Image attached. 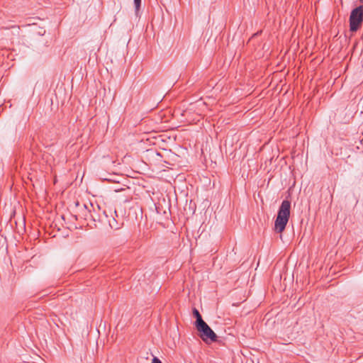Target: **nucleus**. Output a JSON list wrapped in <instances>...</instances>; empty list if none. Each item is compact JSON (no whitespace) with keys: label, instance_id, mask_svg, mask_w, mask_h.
Masks as SVG:
<instances>
[{"label":"nucleus","instance_id":"nucleus-1","mask_svg":"<svg viewBox=\"0 0 363 363\" xmlns=\"http://www.w3.org/2000/svg\"><path fill=\"white\" fill-rule=\"evenodd\" d=\"M291 202L284 200L278 210L277 218L274 222V230L277 233H282L289 222L290 217Z\"/></svg>","mask_w":363,"mask_h":363},{"label":"nucleus","instance_id":"nucleus-2","mask_svg":"<svg viewBox=\"0 0 363 363\" xmlns=\"http://www.w3.org/2000/svg\"><path fill=\"white\" fill-rule=\"evenodd\" d=\"M363 21V6H359L353 9L350 16V30L352 32L357 31Z\"/></svg>","mask_w":363,"mask_h":363},{"label":"nucleus","instance_id":"nucleus-3","mask_svg":"<svg viewBox=\"0 0 363 363\" xmlns=\"http://www.w3.org/2000/svg\"><path fill=\"white\" fill-rule=\"evenodd\" d=\"M196 330L200 333L201 338L206 342L210 340L211 342L217 340V335L208 325L204 322L202 324L196 327Z\"/></svg>","mask_w":363,"mask_h":363},{"label":"nucleus","instance_id":"nucleus-4","mask_svg":"<svg viewBox=\"0 0 363 363\" xmlns=\"http://www.w3.org/2000/svg\"><path fill=\"white\" fill-rule=\"evenodd\" d=\"M91 208H93V205L91 203L89 204V206H88L86 204H84L82 206H81L79 211V218H83L84 220L91 219L94 221H96V218L94 217V213L90 209Z\"/></svg>","mask_w":363,"mask_h":363},{"label":"nucleus","instance_id":"nucleus-5","mask_svg":"<svg viewBox=\"0 0 363 363\" xmlns=\"http://www.w3.org/2000/svg\"><path fill=\"white\" fill-rule=\"evenodd\" d=\"M193 315L196 318V322H195V326H198L205 321L203 320L201 315L200 314L199 311L196 308H193Z\"/></svg>","mask_w":363,"mask_h":363},{"label":"nucleus","instance_id":"nucleus-6","mask_svg":"<svg viewBox=\"0 0 363 363\" xmlns=\"http://www.w3.org/2000/svg\"><path fill=\"white\" fill-rule=\"evenodd\" d=\"M108 223H109V225L111 228H114V229H118V223L117 221L115 220V218H113L112 220H108Z\"/></svg>","mask_w":363,"mask_h":363},{"label":"nucleus","instance_id":"nucleus-7","mask_svg":"<svg viewBox=\"0 0 363 363\" xmlns=\"http://www.w3.org/2000/svg\"><path fill=\"white\" fill-rule=\"evenodd\" d=\"M134 4L135 6L136 11L139 10V8L140 6L141 0H134Z\"/></svg>","mask_w":363,"mask_h":363},{"label":"nucleus","instance_id":"nucleus-8","mask_svg":"<svg viewBox=\"0 0 363 363\" xmlns=\"http://www.w3.org/2000/svg\"><path fill=\"white\" fill-rule=\"evenodd\" d=\"M152 363H162V362L157 357H155L152 359Z\"/></svg>","mask_w":363,"mask_h":363},{"label":"nucleus","instance_id":"nucleus-9","mask_svg":"<svg viewBox=\"0 0 363 363\" xmlns=\"http://www.w3.org/2000/svg\"><path fill=\"white\" fill-rule=\"evenodd\" d=\"M93 213H94V217L96 218V220H98L99 221H100V220H101L100 218H97L96 216V213L94 212H93Z\"/></svg>","mask_w":363,"mask_h":363},{"label":"nucleus","instance_id":"nucleus-10","mask_svg":"<svg viewBox=\"0 0 363 363\" xmlns=\"http://www.w3.org/2000/svg\"><path fill=\"white\" fill-rule=\"evenodd\" d=\"M104 213L105 216L107 218L108 216L106 215V212L105 211H104Z\"/></svg>","mask_w":363,"mask_h":363}]
</instances>
